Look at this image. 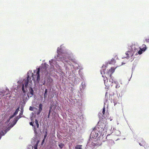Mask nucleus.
<instances>
[{"mask_svg": "<svg viewBox=\"0 0 149 149\" xmlns=\"http://www.w3.org/2000/svg\"><path fill=\"white\" fill-rule=\"evenodd\" d=\"M22 117L21 116H18L15 118V123L14 124H15L16 123L17 121L19 120V119L20 118H21Z\"/></svg>", "mask_w": 149, "mask_h": 149, "instance_id": "nucleus-11", "label": "nucleus"}, {"mask_svg": "<svg viewBox=\"0 0 149 149\" xmlns=\"http://www.w3.org/2000/svg\"><path fill=\"white\" fill-rule=\"evenodd\" d=\"M50 114H48V118H49V116H50Z\"/></svg>", "mask_w": 149, "mask_h": 149, "instance_id": "nucleus-36", "label": "nucleus"}, {"mask_svg": "<svg viewBox=\"0 0 149 149\" xmlns=\"http://www.w3.org/2000/svg\"><path fill=\"white\" fill-rule=\"evenodd\" d=\"M140 48L141 49L142 51H143V52L145 51L146 49V45L144 44H143L142 45L141 48Z\"/></svg>", "mask_w": 149, "mask_h": 149, "instance_id": "nucleus-10", "label": "nucleus"}, {"mask_svg": "<svg viewBox=\"0 0 149 149\" xmlns=\"http://www.w3.org/2000/svg\"><path fill=\"white\" fill-rule=\"evenodd\" d=\"M131 52L130 51H127L125 53L127 55V57L129 56V53H130Z\"/></svg>", "mask_w": 149, "mask_h": 149, "instance_id": "nucleus-25", "label": "nucleus"}, {"mask_svg": "<svg viewBox=\"0 0 149 149\" xmlns=\"http://www.w3.org/2000/svg\"><path fill=\"white\" fill-rule=\"evenodd\" d=\"M19 111V108H18L13 113V114L15 116L17 114Z\"/></svg>", "mask_w": 149, "mask_h": 149, "instance_id": "nucleus-19", "label": "nucleus"}, {"mask_svg": "<svg viewBox=\"0 0 149 149\" xmlns=\"http://www.w3.org/2000/svg\"><path fill=\"white\" fill-rule=\"evenodd\" d=\"M113 133L116 136H119L120 134V132L119 131L117 130H113Z\"/></svg>", "mask_w": 149, "mask_h": 149, "instance_id": "nucleus-6", "label": "nucleus"}, {"mask_svg": "<svg viewBox=\"0 0 149 149\" xmlns=\"http://www.w3.org/2000/svg\"><path fill=\"white\" fill-rule=\"evenodd\" d=\"M29 91L31 95L30 97H31L34 94V91L32 88L31 87H30V88L29 89Z\"/></svg>", "mask_w": 149, "mask_h": 149, "instance_id": "nucleus-9", "label": "nucleus"}, {"mask_svg": "<svg viewBox=\"0 0 149 149\" xmlns=\"http://www.w3.org/2000/svg\"><path fill=\"white\" fill-rule=\"evenodd\" d=\"M107 92H106V94H105V95H107Z\"/></svg>", "mask_w": 149, "mask_h": 149, "instance_id": "nucleus-39", "label": "nucleus"}, {"mask_svg": "<svg viewBox=\"0 0 149 149\" xmlns=\"http://www.w3.org/2000/svg\"><path fill=\"white\" fill-rule=\"evenodd\" d=\"M146 41L147 42H149V38L146 39Z\"/></svg>", "mask_w": 149, "mask_h": 149, "instance_id": "nucleus-32", "label": "nucleus"}, {"mask_svg": "<svg viewBox=\"0 0 149 149\" xmlns=\"http://www.w3.org/2000/svg\"><path fill=\"white\" fill-rule=\"evenodd\" d=\"M47 89H46L45 91V93L44 94V98H45L47 97Z\"/></svg>", "mask_w": 149, "mask_h": 149, "instance_id": "nucleus-16", "label": "nucleus"}, {"mask_svg": "<svg viewBox=\"0 0 149 149\" xmlns=\"http://www.w3.org/2000/svg\"><path fill=\"white\" fill-rule=\"evenodd\" d=\"M105 108L104 107L103 109V110H102V113L103 114V115H104L105 114Z\"/></svg>", "mask_w": 149, "mask_h": 149, "instance_id": "nucleus-23", "label": "nucleus"}, {"mask_svg": "<svg viewBox=\"0 0 149 149\" xmlns=\"http://www.w3.org/2000/svg\"><path fill=\"white\" fill-rule=\"evenodd\" d=\"M120 87V85L119 84H117L116 86V88H118Z\"/></svg>", "mask_w": 149, "mask_h": 149, "instance_id": "nucleus-27", "label": "nucleus"}, {"mask_svg": "<svg viewBox=\"0 0 149 149\" xmlns=\"http://www.w3.org/2000/svg\"><path fill=\"white\" fill-rule=\"evenodd\" d=\"M34 149H37V146H35L34 147Z\"/></svg>", "mask_w": 149, "mask_h": 149, "instance_id": "nucleus-35", "label": "nucleus"}, {"mask_svg": "<svg viewBox=\"0 0 149 149\" xmlns=\"http://www.w3.org/2000/svg\"><path fill=\"white\" fill-rule=\"evenodd\" d=\"M49 65L45 63L40 68L41 70L44 73L47 74L48 73V70H49Z\"/></svg>", "mask_w": 149, "mask_h": 149, "instance_id": "nucleus-1", "label": "nucleus"}, {"mask_svg": "<svg viewBox=\"0 0 149 149\" xmlns=\"http://www.w3.org/2000/svg\"><path fill=\"white\" fill-rule=\"evenodd\" d=\"M58 146L61 148H62L63 147L64 145L63 143H61L58 145Z\"/></svg>", "mask_w": 149, "mask_h": 149, "instance_id": "nucleus-20", "label": "nucleus"}, {"mask_svg": "<svg viewBox=\"0 0 149 149\" xmlns=\"http://www.w3.org/2000/svg\"><path fill=\"white\" fill-rule=\"evenodd\" d=\"M130 52H131V53H129V56H132L133 55L134 52H131V51H130Z\"/></svg>", "mask_w": 149, "mask_h": 149, "instance_id": "nucleus-21", "label": "nucleus"}, {"mask_svg": "<svg viewBox=\"0 0 149 149\" xmlns=\"http://www.w3.org/2000/svg\"><path fill=\"white\" fill-rule=\"evenodd\" d=\"M1 136H0V139H1Z\"/></svg>", "mask_w": 149, "mask_h": 149, "instance_id": "nucleus-40", "label": "nucleus"}, {"mask_svg": "<svg viewBox=\"0 0 149 149\" xmlns=\"http://www.w3.org/2000/svg\"><path fill=\"white\" fill-rule=\"evenodd\" d=\"M42 105L41 104H40L39 105V109L38 112V114H39L42 111Z\"/></svg>", "mask_w": 149, "mask_h": 149, "instance_id": "nucleus-7", "label": "nucleus"}, {"mask_svg": "<svg viewBox=\"0 0 149 149\" xmlns=\"http://www.w3.org/2000/svg\"><path fill=\"white\" fill-rule=\"evenodd\" d=\"M23 111H21V112L20 113V114H19V116H22L23 114Z\"/></svg>", "mask_w": 149, "mask_h": 149, "instance_id": "nucleus-30", "label": "nucleus"}, {"mask_svg": "<svg viewBox=\"0 0 149 149\" xmlns=\"http://www.w3.org/2000/svg\"><path fill=\"white\" fill-rule=\"evenodd\" d=\"M33 123L32 122H31L29 124H30V125H31L33 127H34V131L35 132H36V131L37 129H36V128H35V126L33 125Z\"/></svg>", "mask_w": 149, "mask_h": 149, "instance_id": "nucleus-17", "label": "nucleus"}, {"mask_svg": "<svg viewBox=\"0 0 149 149\" xmlns=\"http://www.w3.org/2000/svg\"><path fill=\"white\" fill-rule=\"evenodd\" d=\"M28 74L29 73H28L27 77L26 80H28V81H29V82H32L31 77H29Z\"/></svg>", "mask_w": 149, "mask_h": 149, "instance_id": "nucleus-12", "label": "nucleus"}, {"mask_svg": "<svg viewBox=\"0 0 149 149\" xmlns=\"http://www.w3.org/2000/svg\"><path fill=\"white\" fill-rule=\"evenodd\" d=\"M40 68H38L37 69V71L36 72V75H34L33 73L32 74V77L33 78V80H34V76H37V81L38 82L40 80Z\"/></svg>", "mask_w": 149, "mask_h": 149, "instance_id": "nucleus-2", "label": "nucleus"}, {"mask_svg": "<svg viewBox=\"0 0 149 149\" xmlns=\"http://www.w3.org/2000/svg\"><path fill=\"white\" fill-rule=\"evenodd\" d=\"M15 116V115H14L13 114L12 116H11L10 117V118H13V117H14V116Z\"/></svg>", "mask_w": 149, "mask_h": 149, "instance_id": "nucleus-34", "label": "nucleus"}, {"mask_svg": "<svg viewBox=\"0 0 149 149\" xmlns=\"http://www.w3.org/2000/svg\"><path fill=\"white\" fill-rule=\"evenodd\" d=\"M33 108L32 107H31V106H30L29 107V109L31 111H33Z\"/></svg>", "mask_w": 149, "mask_h": 149, "instance_id": "nucleus-26", "label": "nucleus"}, {"mask_svg": "<svg viewBox=\"0 0 149 149\" xmlns=\"http://www.w3.org/2000/svg\"><path fill=\"white\" fill-rule=\"evenodd\" d=\"M102 77H104L103 80L104 81L105 86L107 87H109L110 86V84H108L107 77H104L103 76H102Z\"/></svg>", "mask_w": 149, "mask_h": 149, "instance_id": "nucleus-5", "label": "nucleus"}, {"mask_svg": "<svg viewBox=\"0 0 149 149\" xmlns=\"http://www.w3.org/2000/svg\"><path fill=\"white\" fill-rule=\"evenodd\" d=\"M3 132H0V134L1 135H4V134H3Z\"/></svg>", "mask_w": 149, "mask_h": 149, "instance_id": "nucleus-33", "label": "nucleus"}, {"mask_svg": "<svg viewBox=\"0 0 149 149\" xmlns=\"http://www.w3.org/2000/svg\"><path fill=\"white\" fill-rule=\"evenodd\" d=\"M35 123L36 125L37 128L39 127V124H38V121L37 119H36L35 120Z\"/></svg>", "mask_w": 149, "mask_h": 149, "instance_id": "nucleus-18", "label": "nucleus"}, {"mask_svg": "<svg viewBox=\"0 0 149 149\" xmlns=\"http://www.w3.org/2000/svg\"><path fill=\"white\" fill-rule=\"evenodd\" d=\"M116 68L114 67H111L110 69L107 73V74L108 76H109V77H112V74L114 72Z\"/></svg>", "mask_w": 149, "mask_h": 149, "instance_id": "nucleus-3", "label": "nucleus"}, {"mask_svg": "<svg viewBox=\"0 0 149 149\" xmlns=\"http://www.w3.org/2000/svg\"><path fill=\"white\" fill-rule=\"evenodd\" d=\"M28 97H29V96L28 95Z\"/></svg>", "mask_w": 149, "mask_h": 149, "instance_id": "nucleus-41", "label": "nucleus"}, {"mask_svg": "<svg viewBox=\"0 0 149 149\" xmlns=\"http://www.w3.org/2000/svg\"><path fill=\"white\" fill-rule=\"evenodd\" d=\"M25 82L24 83V84L25 85V87L26 88L28 86V84L29 82L28 80H24Z\"/></svg>", "mask_w": 149, "mask_h": 149, "instance_id": "nucleus-14", "label": "nucleus"}, {"mask_svg": "<svg viewBox=\"0 0 149 149\" xmlns=\"http://www.w3.org/2000/svg\"><path fill=\"white\" fill-rule=\"evenodd\" d=\"M113 79L112 78V77H110V79H109V83H108L110 85H111L112 83H113Z\"/></svg>", "mask_w": 149, "mask_h": 149, "instance_id": "nucleus-15", "label": "nucleus"}, {"mask_svg": "<svg viewBox=\"0 0 149 149\" xmlns=\"http://www.w3.org/2000/svg\"><path fill=\"white\" fill-rule=\"evenodd\" d=\"M22 90L23 91V92L24 93L25 92V91L24 90V84H23V85H22Z\"/></svg>", "mask_w": 149, "mask_h": 149, "instance_id": "nucleus-24", "label": "nucleus"}, {"mask_svg": "<svg viewBox=\"0 0 149 149\" xmlns=\"http://www.w3.org/2000/svg\"><path fill=\"white\" fill-rule=\"evenodd\" d=\"M140 50L138 51V53L139 54H141L142 53V52L143 51H142V50L140 48Z\"/></svg>", "mask_w": 149, "mask_h": 149, "instance_id": "nucleus-22", "label": "nucleus"}, {"mask_svg": "<svg viewBox=\"0 0 149 149\" xmlns=\"http://www.w3.org/2000/svg\"><path fill=\"white\" fill-rule=\"evenodd\" d=\"M111 142H113V143H114V141H112L111 140Z\"/></svg>", "mask_w": 149, "mask_h": 149, "instance_id": "nucleus-37", "label": "nucleus"}, {"mask_svg": "<svg viewBox=\"0 0 149 149\" xmlns=\"http://www.w3.org/2000/svg\"><path fill=\"white\" fill-rule=\"evenodd\" d=\"M102 130H103V129H102H102H101V132H102Z\"/></svg>", "mask_w": 149, "mask_h": 149, "instance_id": "nucleus-38", "label": "nucleus"}, {"mask_svg": "<svg viewBox=\"0 0 149 149\" xmlns=\"http://www.w3.org/2000/svg\"><path fill=\"white\" fill-rule=\"evenodd\" d=\"M145 142H143V143H142V144H141V143H139V144L141 146H143V145L144 144H145Z\"/></svg>", "mask_w": 149, "mask_h": 149, "instance_id": "nucleus-31", "label": "nucleus"}, {"mask_svg": "<svg viewBox=\"0 0 149 149\" xmlns=\"http://www.w3.org/2000/svg\"><path fill=\"white\" fill-rule=\"evenodd\" d=\"M95 129H94L92 131L91 133V135L92 136V135L94 136V137H97L98 136V133H95V134L94 135V133H95Z\"/></svg>", "mask_w": 149, "mask_h": 149, "instance_id": "nucleus-8", "label": "nucleus"}, {"mask_svg": "<svg viewBox=\"0 0 149 149\" xmlns=\"http://www.w3.org/2000/svg\"><path fill=\"white\" fill-rule=\"evenodd\" d=\"M138 47L137 45H135L134 44H132L129 49L131 52H135L137 50V48H138Z\"/></svg>", "mask_w": 149, "mask_h": 149, "instance_id": "nucleus-4", "label": "nucleus"}, {"mask_svg": "<svg viewBox=\"0 0 149 149\" xmlns=\"http://www.w3.org/2000/svg\"><path fill=\"white\" fill-rule=\"evenodd\" d=\"M52 109V107H50V109H49V114H50V113L51 112V110Z\"/></svg>", "mask_w": 149, "mask_h": 149, "instance_id": "nucleus-29", "label": "nucleus"}, {"mask_svg": "<svg viewBox=\"0 0 149 149\" xmlns=\"http://www.w3.org/2000/svg\"><path fill=\"white\" fill-rule=\"evenodd\" d=\"M47 132H46L44 136V139H45L46 138V136H47Z\"/></svg>", "mask_w": 149, "mask_h": 149, "instance_id": "nucleus-28", "label": "nucleus"}, {"mask_svg": "<svg viewBox=\"0 0 149 149\" xmlns=\"http://www.w3.org/2000/svg\"><path fill=\"white\" fill-rule=\"evenodd\" d=\"M82 145H77L75 147V149H82Z\"/></svg>", "mask_w": 149, "mask_h": 149, "instance_id": "nucleus-13", "label": "nucleus"}]
</instances>
